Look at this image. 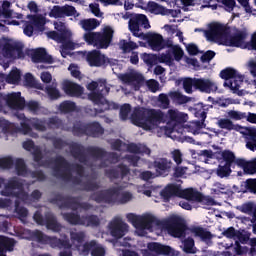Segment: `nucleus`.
<instances>
[{
  "instance_id": "obj_1",
  "label": "nucleus",
  "mask_w": 256,
  "mask_h": 256,
  "mask_svg": "<svg viewBox=\"0 0 256 256\" xmlns=\"http://www.w3.org/2000/svg\"><path fill=\"white\" fill-rule=\"evenodd\" d=\"M169 120L164 127V131L168 135H173L177 131V126L180 123H186L189 116L186 113L179 112L177 109H169L167 114L161 110L136 108L132 114L131 121L137 127H142L146 131H153L157 129L161 123Z\"/></svg>"
},
{
  "instance_id": "obj_2",
  "label": "nucleus",
  "mask_w": 256,
  "mask_h": 256,
  "mask_svg": "<svg viewBox=\"0 0 256 256\" xmlns=\"http://www.w3.org/2000/svg\"><path fill=\"white\" fill-rule=\"evenodd\" d=\"M202 32L207 41L211 43H218V45H225L226 47H246L245 39H247V31L245 30H238L232 36H229V31L225 25L212 22Z\"/></svg>"
},
{
  "instance_id": "obj_3",
  "label": "nucleus",
  "mask_w": 256,
  "mask_h": 256,
  "mask_svg": "<svg viewBox=\"0 0 256 256\" xmlns=\"http://www.w3.org/2000/svg\"><path fill=\"white\" fill-rule=\"evenodd\" d=\"M128 223L132 225H185V220L177 215H172L167 219L160 220L153 214L137 215L129 213L126 215Z\"/></svg>"
},
{
  "instance_id": "obj_4",
  "label": "nucleus",
  "mask_w": 256,
  "mask_h": 256,
  "mask_svg": "<svg viewBox=\"0 0 256 256\" xmlns=\"http://www.w3.org/2000/svg\"><path fill=\"white\" fill-rule=\"evenodd\" d=\"M113 33H115L113 27L104 26L102 32H87L83 35V39L88 45H93L97 49H107L113 41Z\"/></svg>"
},
{
  "instance_id": "obj_5",
  "label": "nucleus",
  "mask_w": 256,
  "mask_h": 256,
  "mask_svg": "<svg viewBox=\"0 0 256 256\" xmlns=\"http://www.w3.org/2000/svg\"><path fill=\"white\" fill-rule=\"evenodd\" d=\"M5 229H13L15 235L21 237V239H27L28 241H36V243H40V245H47L49 241V236L43 233L40 230L31 231L29 229H25L23 226L17 225H4Z\"/></svg>"
},
{
  "instance_id": "obj_6",
  "label": "nucleus",
  "mask_w": 256,
  "mask_h": 256,
  "mask_svg": "<svg viewBox=\"0 0 256 256\" xmlns=\"http://www.w3.org/2000/svg\"><path fill=\"white\" fill-rule=\"evenodd\" d=\"M139 25H143L144 29H151V24H149V19H147L145 14H134L129 20V30L131 31L132 35L142 39L145 34L141 32Z\"/></svg>"
},
{
  "instance_id": "obj_7",
  "label": "nucleus",
  "mask_w": 256,
  "mask_h": 256,
  "mask_svg": "<svg viewBox=\"0 0 256 256\" xmlns=\"http://www.w3.org/2000/svg\"><path fill=\"white\" fill-rule=\"evenodd\" d=\"M162 197L165 199H169L171 197H181L182 199H186L189 201L191 197L197 198L199 194L194 193L193 189H184L182 190L179 186L170 184L162 191Z\"/></svg>"
},
{
  "instance_id": "obj_8",
  "label": "nucleus",
  "mask_w": 256,
  "mask_h": 256,
  "mask_svg": "<svg viewBox=\"0 0 256 256\" xmlns=\"http://www.w3.org/2000/svg\"><path fill=\"white\" fill-rule=\"evenodd\" d=\"M1 195L4 197L15 195L25 203H27V199H29V196L23 192V183L17 180H10L1 191Z\"/></svg>"
},
{
  "instance_id": "obj_9",
  "label": "nucleus",
  "mask_w": 256,
  "mask_h": 256,
  "mask_svg": "<svg viewBox=\"0 0 256 256\" xmlns=\"http://www.w3.org/2000/svg\"><path fill=\"white\" fill-rule=\"evenodd\" d=\"M118 79L125 85L133 87L134 91H139V88L145 83L143 75L135 70H131L128 73L118 75Z\"/></svg>"
},
{
  "instance_id": "obj_10",
  "label": "nucleus",
  "mask_w": 256,
  "mask_h": 256,
  "mask_svg": "<svg viewBox=\"0 0 256 256\" xmlns=\"http://www.w3.org/2000/svg\"><path fill=\"white\" fill-rule=\"evenodd\" d=\"M18 119H22L24 122L21 123V133L23 135H30V137H37L36 134L31 133V128H29V125H32L34 129L37 131H45V123L39 121L36 118L27 119L25 118V115L20 114L18 115Z\"/></svg>"
},
{
  "instance_id": "obj_11",
  "label": "nucleus",
  "mask_w": 256,
  "mask_h": 256,
  "mask_svg": "<svg viewBox=\"0 0 256 256\" xmlns=\"http://www.w3.org/2000/svg\"><path fill=\"white\" fill-rule=\"evenodd\" d=\"M111 87L107 85V80L100 79L98 80V93L92 92L89 94V99L96 103L97 105H105L106 100L103 95H108Z\"/></svg>"
},
{
  "instance_id": "obj_12",
  "label": "nucleus",
  "mask_w": 256,
  "mask_h": 256,
  "mask_svg": "<svg viewBox=\"0 0 256 256\" xmlns=\"http://www.w3.org/2000/svg\"><path fill=\"white\" fill-rule=\"evenodd\" d=\"M47 14L41 15H32L30 16V23L31 24H26L24 27V33L28 36L31 37L33 35V25L38 29V31H43V27H45V24L47 23Z\"/></svg>"
},
{
  "instance_id": "obj_13",
  "label": "nucleus",
  "mask_w": 256,
  "mask_h": 256,
  "mask_svg": "<svg viewBox=\"0 0 256 256\" xmlns=\"http://www.w3.org/2000/svg\"><path fill=\"white\" fill-rule=\"evenodd\" d=\"M22 47L23 44H21V42L12 39H6L2 44L0 42V59L1 57H6L8 59L13 57V53L19 51Z\"/></svg>"
},
{
  "instance_id": "obj_14",
  "label": "nucleus",
  "mask_w": 256,
  "mask_h": 256,
  "mask_svg": "<svg viewBox=\"0 0 256 256\" xmlns=\"http://www.w3.org/2000/svg\"><path fill=\"white\" fill-rule=\"evenodd\" d=\"M161 227L174 239H185L191 231L188 225H162Z\"/></svg>"
},
{
  "instance_id": "obj_15",
  "label": "nucleus",
  "mask_w": 256,
  "mask_h": 256,
  "mask_svg": "<svg viewBox=\"0 0 256 256\" xmlns=\"http://www.w3.org/2000/svg\"><path fill=\"white\" fill-rule=\"evenodd\" d=\"M142 39L148 41V45L151 47L152 51H161L165 49V40L161 34L148 32L147 34H144Z\"/></svg>"
},
{
  "instance_id": "obj_16",
  "label": "nucleus",
  "mask_w": 256,
  "mask_h": 256,
  "mask_svg": "<svg viewBox=\"0 0 256 256\" xmlns=\"http://www.w3.org/2000/svg\"><path fill=\"white\" fill-rule=\"evenodd\" d=\"M86 59L91 67H101L102 65H111V60L105 57V54H102L101 51L93 50L88 52Z\"/></svg>"
},
{
  "instance_id": "obj_17",
  "label": "nucleus",
  "mask_w": 256,
  "mask_h": 256,
  "mask_svg": "<svg viewBox=\"0 0 256 256\" xmlns=\"http://www.w3.org/2000/svg\"><path fill=\"white\" fill-rule=\"evenodd\" d=\"M13 15V10H11V2L4 0L2 1V11H0V33L6 31L5 25H9Z\"/></svg>"
},
{
  "instance_id": "obj_18",
  "label": "nucleus",
  "mask_w": 256,
  "mask_h": 256,
  "mask_svg": "<svg viewBox=\"0 0 256 256\" xmlns=\"http://www.w3.org/2000/svg\"><path fill=\"white\" fill-rule=\"evenodd\" d=\"M217 89L219 87L215 81L207 78H196V90L201 91V93H215Z\"/></svg>"
},
{
  "instance_id": "obj_19",
  "label": "nucleus",
  "mask_w": 256,
  "mask_h": 256,
  "mask_svg": "<svg viewBox=\"0 0 256 256\" xmlns=\"http://www.w3.org/2000/svg\"><path fill=\"white\" fill-rule=\"evenodd\" d=\"M147 247L149 251H152V253H156L157 255H175V252H173V248H171V246L163 245L159 242H150L148 243Z\"/></svg>"
},
{
  "instance_id": "obj_20",
  "label": "nucleus",
  "mask_w": 256,
  "mask_h": 256,
  "mask_svg": "<svg viewBox=\"0 0 256 256\" xmlns=\"http://www.w3.org/2000/svg\"><path fill=\"white\" fill-rule=\"evenodd\" d=\"M62 89L65 92V94L70 95V97H81L84 91L83 87L68 80H65L62 83Z\"/></svg>"
},
{
  "instance_id": "obj_21",
  "label": "nucleus",
  "mask_w": 256,
  "mask_h": 256,
  "mask_svg": "<svg viewBox=\"0 0 256 256\" xmlns=\"http://www.w3.org/2000/svg\"><path fill=\"white\" fill-rule=\"evenodd\" d=\"M83 253H86L87 255L91 253L92 256H105V248L97 244L95 240H92L84 243Z\"/></svg>"
},
{
  "instance_id": "obj_22",
  "label": "nucleus",
  "mask_w": 256,
  "mask_h": 256,
  "mask_svg": "<svg viewBox=\"0 0 256 256\" xmlns=\"http://www.w3.org/2000/svg\"><path fill=\"white\" fill-rule=\"evenodd\" d=\"M33 63H48L51 65L53 63V57L47 54L44 48H38L32 52Z\"/></svg>"
},
{
  "instance_id": "obj_23",
  "label": "nucleus",
  "mask_w": 256,
  "mask_h": 256,
  "mask_svg": "<svg viewBox=\"0 0 256 256\" xmlns=\"http://www.w3.org/2000/svg\"><path fill=\"white\" fill-rule=\"evenodd\" d=\"M6 103L10 109H23L25 107V100L21 98V92L9 94Z\"/></svg>"
},
{
  "instance_id": "obj_24",
  "label": "nucleus",
  "mask_w": 256,
  "mask_h": 256,
  "mask_svg": "<svg viewBox=\"0 0 256 256\" xmlns=\"http://www.w3.org/2000/svg\"><path fill=\"white\" fill-rule=\"evenodd\" d=\"M236 165L237 167L243 169L244 173L247 175H255L256 173V158H253L250 161L238 158L236 160Z\"/></svg>"
},
{
  "instance_id": "obj_25",
  "label": "nucleus",
  "mask_w": 256,
  "mask_h": 256,
  "mask_svg": "<svg viewBox=\"0 0 256 256\" xmlns=\"http://www.w3.org/2000/svg\"><path fill=\"white\" fill-rule=\"evenodd\" d=\"M154 167L158 176L167 175L171 171V167H173V162L166 158H160L154 162Z\"/></svg>"
},
{
  "instance_id": "obj_26",
  "label": "nucleus",
  "mask_w": 256,
  "mask_h": 256,
  "mask_svg": "<svg viewBox=\"0 0 256 256\" xmlns=\"http://www.w3.org/2000/svg\"><path fill=\"white\" fill-rule=\"evenodd\" d=\"M15 239L0 236V256H7V251L11 252L15 249Z\"/></svg>"
},
{
  "instance_id": "obj_27",
  "label": "nucleus",
  "mask_w": 256,
  "mask_h": 256,
  "mask_svg": "<svg viewBox=\"0 0 256 256\" xmlns=\"http://www.w3.org/2000/svg\"><path fill=\"white\" fill-rule=\"evenodd\" d=\"M47 245H50L52 249H70L71 248V243H69V240L53 238L50 236H48Z\"/></svg>"
},
{
  "instance_id": "obj_28",
  "label": "nucleus",
  "mask_w": 256,
  "mask_h": 256,
  "mask_svg": "<svg viewBox=\"0 0 256 256\" xmlns=\"http://www.w3.org/2000/svg\"><path fill=\"white\" fill-rule=\"evenodd\" d=\"M60 43H62L60 47L62 57H67V55H69V51H73V49H77L79 47L78 43L73 42L71 39H65V37Z\"/></svg>"
},
{
  "instance_id": "obj_29",
  "label": "nucleus",
  "mask_w": 256,
  "mask_h": 256,
  "mask_svg": "<svg viewBox=\"0 0 256 256\" xmlns=\"http://www.w3.org/2000/svg\"><path fill=\"white\" fill-rule=\"evenodd\" d=\"M108 227L110 234L114 239L125 237V233H127V229H129V225H110Z\"/></svg>"
},
{
  "instance_id": "obj_30",
  "label": "nucleus",
  "mask_w": 256,
  "mask_h": 256,
  "mask_svg": "<svg viewBox=\"0 0 256 256\" xmlns=\"http://www.w3.org/2000/svg\"><path fill=\"white\" fill-rule=\"evenodd\" d=\"M79 25L84 31H94L101 25V21L95 18L82 19L79 21Z\"/></svg>"
},
{
  "instance_id": "obj_31",
  "label": "nucleus",
  "mask_w": 256,
  "mask_h": 256,
  "mask_svg": "<svg viewBox=\"0 0 256 256\" xmlns=\"http://www.w3.org/2000/svg\"><path fill=\"white\" fill-rule=\"evenodd\" d=\"M243 75L239 74L235 78H232L231 80H226L224 82V87H228V89H231V91H239L241 89V85H243Z\"/></svg>"
},
{
  "instance_id": "obj_32",
  "label": "nucleus",
  "mask_w": 256,
  "mask_h": 256,
  "mask_svg": "<svg viewBox=\"0 0 256 256\" xmlns=\"http://www.w3.org/2000/svg\"><path fill=\"white\" fill-rule=\"evenodd\" d=\"M219 161H222L225 163V165H237V159L235 158V153H233L231 150H224L219 153L218 156Z\"/></svg>"
},
{
  "instance_id": "obj_33",
  "label": "nucleus",
  "mask_w": 256,
  "mask_h": 256,
  "mask_svg": "<svg viewBox=\"0 0 256 256\" xmlns=\"http://www.w3.org/2000/svg\"><path fill=\"white\" fill-rule=\"evenodd\" d=\"M166 47L169 48V53H171L174 61H181L183 59L185 52H183V49L179 45H173V43L167 42Z\"/></svg>"
},
{
  "instance_id": "obj_34",
  "label": "nucleus",
  "mask_w": 256,
  "mask_h": 256,
  "mask_svg": "<svg viewBox=\"0 0 256 256\" xmlns=\"http://www.w3.org/2000/svg\"><path fill=\"white\" fill-rule=\"evenodd\" d=\"M146 11H148L149 13H152L153 15L167 14V8L163 7L160 4H157L156 2H148L146 6Z\"/></svg>"
},
{
  "instance_id": "obj_35",
  "label": "nucleus",
  "mask_w": 256,
  "mask_h": 256,
  "mask_svg": "<svg viewBox=\"0 0 256 256\" xmlns=\"http://www.w3.org/2000/svg\"><path fill=\"white\" fill-rule=\"evenodd\" d=\"M216 125H218L220 129H224L225 131H237V129H239V126L235 125L233 121H231V119L229 118L218 119Z\"/></svg>"
},
{
  "instance_id": "obj_36",
  "label": "nucleus",
  "mask_w": 256,
  "mask_h": 256,
  "mask_svg": "<svg viewBox=\"0 0 256 256\" xmlns=\"http://www.w3.org/2000/svg\"><path fill=\"white\" fill-rule=\"evenodd\" d=\"M190 231L195 237H199L202 241H211L213 239V234L201 227H194Z\"/></svg>"
},
{
  "instance_id": "obj_37",
  "label": "nucleus",
  "mask_w": 256,
  "mask_h": 256,
  "mask_svg": "<svg viewBox=\"0 0 256 256\" xmlns=\"http://www.w3.org/2000/svg\"><path fill=\"white\" fill-rule=\"evenodd\" d=\"M180 83L182 84L185 93H188L189 95L193 93V87L194 89H197V78H183L180 80Z\"/></svg>"
},
{
  "instance_id": "obj_38",
  "label": "nucleus",
  "mask_w": 256,
  "mask_h": 256,
  "mask_svg": "<svg viewBox=\"0 0 256 256\" xmlns=\"http://www.w3.org/2000/svg\"><path fill=\"white\" fill-rule=\"evenodd\" d=\"M118 47L123 53H131L134 49H138L139 45L133 41L120 40Z\"/></svg>"
},
{
  "instance_id": "obj_39",
  "label": "nucleus",
  "mask_w": 256,
  "mask_h": 256,
  "mask_svg": "<svg viewBox=\"0 0 256 256\" xmlns=\"http://www.w3.org/2000/svg\"><path fill=\"white\" fill-rule=\"evenodd\" d=\"M193 193H196L198 197H191L189 198V201H197L198 203H201L202 205L213 206L215 205V200L211 197H203L201 193L197 192L196 190H193Z\"/></svg>"
},
{
  "instance_id": "obj_40",
  "label": "nucleus",
  "mask_w": 256,
  "mask_h": 256,
  "mask_svg": "<svg viewBox=\"0 0 256 256\" xmlns=\"http://www.w3.org/2000/svg\"><path fill=\"white\" fill-rule=\"evenodd\" d=\"M112 198L115 201H119V203H128V201H131L133 199V195L129 192H119V191H114L112 193Z\"/></svg>"
},
{
  "instance_id": "obj_41",
  "label": "nucleus",
  "mask_w": 256,
  "mask_h": 256,
  "mask_svg": "<svg viewBox=\"0 0 256 256\" xmlns=\"http://www.w3.org/2000/svg\"><path fill=\"white\" fill-rule=\"evenodd\" d=\"M169 97L172 99V101H175V103H178V105H183V104L189 103V101H191V98H189L177 91L170 92Z\"/></svg>"
},
{
  "instance_id": "obj_42",
  "label": "nucleus",
  "mask_w": 256,
  "mask_h": 256,
  "mask_svg": "<svg viewBox=\"0 0 256 256\" xmlns=\"http://www.w3.org/2000/svg\"><path fill=\"white\" fill-rule=\"evenodd\" d=\"M239 75L241 74L233 68H227L220 72V77L226 79V81H231V79H235V77H238Z\"/></svg>"
},
{
  "instance_id": "obj_43",
  "label": "nucleus",
  "mask_w": 256,
  "mask_h": 256,
  "mask_svg": "<svg viewBox=\"0 0 256 256\" xmlns=\"http://www.w3.org/2000/svg\"><path fill=\"white\" fill-rule=\"evenodd\" d=\"M227 191H229V187L220 182H215L211 188L212 195L225 194V193H227Z\"/></svg>"
},
{
  "instance_id": "obj_44",
  "label": "nucleus",
  "mask_w": 256,
  "mask_h": 256,
  "mask_svg": "<svg viewBox=\"0 0 256 256\" xmlns=\"http://www.w3.org/2000/svg\"><path fill=\"white\" fill-rule=\"evenodd\" d=\"M249 239H251V233L240 229L236 233V238L234 240L238 241V243H241L242 245H246V243H249Z\"/></svg>"
},
{
  "instance_id": "obj_45",
  "label": "nucleus",
  "mask_w": 256,
  "mask_h": 256,
  "mask_svg": "<svg viewBox=\"0 0 256 256\" xmlns=\"http://www.w3.org/2000/svg\"><path fill=\"white\" fill-rule=\"evenodd\" d=\"M53 25H54V29L56 31H59V33H62L64 37L65 35L66 37H71V35H73L70 30H67V26L65 25L64 22L54 21Z\"/></svg>"
},
{
  "instance_id": "obj_46",
  "label": "nucleus",
  "mask_w": 256,
  "mask_h": 256,
  "mask_svg": "<svg viewBox=\"0 0 256 256\" xmlns=\"http://www.w3.org/2000/svg\"><path fill=\"white\" fill-rule=\"evenodd\" d=\"M158 62L165 63V65L169 66L175 65V59L173 58V55L171 54V52H169V50L167 51V53H163L158 56Z\"/></svg>"
},
{
  "instance_id": "obj_47",
  "label": "nucleus",
  "mask_w": 256,
  "mask_h": 256,
  "mask_svg": "<svg viewBox=\"0 0 256 256\" xmlns=\"http://www.w3.org/2000/svg\"><path fill=\"white\" fill-rule=\"evenodd\" d=\"M183 251L184 253H195V240H193V238L188 237L186 239L183 240Z\"/></svg>"
},
{
  "instance_id": "obj_48",
  "label": "nucleus",
  "mask_w": 256,
  "mask_h": 256,
  "mask_svg": "<svg viewBox=\"0 0 256 256\" xmlns=\"http://www.w3.org/2000/svg\"><path fill=\"white\" fill-rule=\"evenodd\" d=\"M230 247L234 251V255H247L249 253V248L247 246H241L239 241H235L234 247L233 244Z\"/></svg>"
},
{
  "instance_id": "obj_49",
  "label": "nucleus",
  "mask_w": 256,
  "mask_h": 256,
  "mask_svg": "<svg viewBox=\"0 0 256 256\" xmlns=\"http://www.w3.org/2000/svg\"><path fill=\"white\" fill-rule=\"evenodd\" d=\"M216 174L218 175V177H221L223 179V177H229L231 175V165L229 164H224V165H219L217 170H216Z\"/></svg>"
},
{
  "instance_id": "obj_50",
  "label": "nucleus",
  "mask_w": 256,
  "mask_h": 256,
  "mask_svg": "<svg viewBox=\"0 0 256 256\" xmlns=\"http://www.w3.org/2000/svg\"><path fill=\"white\" fill-rule=\"evenodd\" d=\"M203 122H190L189 125L186 127L187 131H189V133H193V135H199L202 127H203Z\"/></svg>"
},
{
  "instance_id": "obj_51",
  "label": "nucleus",
  "mask_w": 256,
  "mask_h": 256,
  "mask_svg": "<svg viewBox=\"0 0 256 256\" xmlns=\"http://www.w3.org/2000/svg\"><path fill=\"white\" fill-rule=\"evenodd\" d=\"M129 151H131V153H146V155H151V150L149 148H147L145 145H136V144H132L128 147Z\"/></svg>"
},
{
  "instance_id": "obj_52",
  "label": "nucleus",
  "mask_w": 256,
  "mask_h": 256,
  "mask_svg": "<svg viewBox=\"0 0 256 256\" xmlns=\"http://www.w3.org/2000/svg\"><path fill=\"white\" fill-rule=\"evenodd\" d=\"M46 93L50 97V99H59L61 94L57 89V84L53 83L52 86L46 87Z\"/></svg>"
},
{
  "instance_id": "obj_53",
  "label": "nucleus",
  "mask_w": 256,
  "mask_h": 256,
  "mask_svg": "<svg viewBox=\"0 0 256 256\" xmlns=\"http://www.w3.org/2000/svg\"><path fill=\"white\" fill-rule=\"evenodd\" d=\"M63 17H79V12L73 6H62Z\"/></svg>"
},
{
  "instance_id": "obj_54",
  "label": "nucleus",
  "mask_w": 256,
  "mask_h": 256,
  "mask_svg": "<svg viewBox=\"0 0 256 256\" xmlns=\"http://www.w3.org/2000/svg\"><path fill=\"white\" fill-rule=\"evenodd\" d=\"M158 107L160 109H169V105L171 104V101L169 100V96L167 94H160L158 96Z\"/></svg>"
},
{
  "instance_id": "obj_55",
  "label": "nucleus",
  "mask_w": 256,
  "mask_h": 256,
  "mask_svg": "<svg viewBox=\"0 0 256 256\" xmlns=\"http://www.w3.org/2000/svg\"><path fill=\"white\" fill-rule=\"evenodd\" d=\"M142 59L147 65H157L159 63V56L155 54H143Z\"/></svg>"
},
{
  "instance_id": "obj_56",
  "label": "nucleus",
  "mask_w": 256,
  "mask_h": 256,
  "mask_svg": "<svg viewBox=\"0 0 256 256\" xmlns=\"http://www.w3.org/2000/svg\"><path fill=\"white\" fill-rule=\"evenodd\" d=\"M70 237L74 243H78L79 245L85 243V232H71Z\"/></svg>"
},
{
  "instance_id": "obj_57",
  "label": "nucleus",
  "mask_w": 256,
  "mask_h": 256,
  "mask_svg": "<svg viewBox=\"0 0 256 256\" xmlns=\"http://www.w3.org/2000/svg\"><path fill=\"white\" fill-rule=\"evenodd\" d=\"M227 115L230 119H233L234 121H241V119L247 118V115L245 113L235 111V110H229L227 112Z\"/></svg>"
},
{
  "instance_id": "obj_58",
  "label": "nucleus",
  "mask_w": 256,
  "mask_h": 256,
  "mask_svg": "<svg viewBox=\"0 0 256 256\" xmlns=\"http://www.w3.org/2000/svg\"><path fill=\"white\" fill-rule=\"evenodd\" d=\"M49 17H53L54 19L63 18V6H54L49 12Z\"/></svg>"
},
{
  "instance_id": "obj_59",
  "label": "nucleus",
  "mask_w": 256,
  "mask_h": 256,
  "mask_svg": "<svg viewBox=\"0 0 256 256\" xmlns=\"http://www.w3.org/2000/svg\"><path fill=\"white\" fill-rule=\"evenodd\" d=\"M68 71H70L72 77L75 79H82L83 75L81 74V70H79V66L77 64H70Z\"/></svg>"
},
{
  "instance_id": "obj_60",
  "label": "nucleus",
  "mask_w": 256,
  "mask_h": 256,
  "mask_svg": "<svg viewBox=\"0 0 256 256\" xmlns=\"http://www.w3.org/2000/svg\"><path fill=\"white\" fill-rule=\"evenodd\" d=\"M146 86L148 87L149 91H151V93H157V91L160 89L159 82L155 79L147 80Z\"/></svg>"
},
{
  "instance_id": "obj_61",
  "label": "nucleus",
  "mask_w": 256,
  "mask_h": 256,
  "mask_svg": "<svg viewBox=\"0 0 256 256\" xmlns=\"http://www.w3.org/2000/svg\"><path fill=\"white\" fill-rule=\"evenodd\" d=\"M246 147L250 151H256V139L250 135L245 136Z\"/></svg>"
},
{
  "instance_id": "obj_62",
  "label": "nucleus",
  "mask_w": 256,
  "mask_h": 256,
  "mask_svg": "<svg viewBox=\"0 0 256 256\" xmlns=\"http://www.w3.org/2000/svg\"><path fill=\"white\" fill-rule=\"evenodd\" d=\"M21 79V72L17 69H13L8 76V83H17Z\"/></svg>"
},
{
  "instance_id": "obj_63",
  "label": "nucleus",
  "mask_w": 256,
  "mask_h": 256,
  "mask_svg": "<svg viewBox=\"0 0 256 256\" xmlns=\"http://www.w3.org/2000/svg\"><path fill=\"white\" fill-rule=\"evenodd\" d=\"M60 110L64 113H69V111H75V103L71 101H65L60 104Z\"/></svg>"
},
{
  "instance_id": "obj_64",
  "label": "nucleus",
  "mask_w": 256,
  "mask_h": 256,
  "mask_svg": "<svg viewBox=\"0 0 256 256\" xmlns=\"http://www.w3.org/2000/svg\"><path fill=\"white\" fill-rule=\"evenodd\" d=\"M245 187L250 191V193H256V179L246 180Z\"/></svg>"
}]
</instances>
